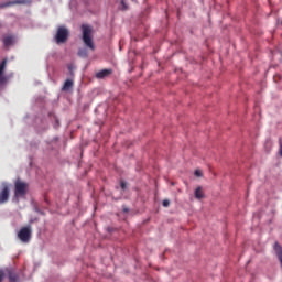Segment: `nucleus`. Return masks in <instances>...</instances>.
<instances>
[{
    "label": "nucleus",
    "instance_id": "f257e3e1",
    "mask_svg": "<svg viewBox=\"0 0 282 282\" xmlns=\"http://www.w3.org/2000/svg\"><path fill=\"white\" fill-rule=\"evenodd\" d=\"M82 41L85 45V47L79 48L77 52V56L79 58H88L89 57V50L90 52L96 51V44H94V28L88 24L82 25Z\"/></svg>",
    "mask_w": 282,
    "mask_h": 282
},
{
    "label": "nucleus",
    "instance_id": "f03ea898",
    "mask_svg": "<svg viewBox=\"0 0 282 282\" xmlns=\"http://www.w3.org/2000/svg\"><path fill=\"white\" fill-rule=\"evenodd\" d=\"M30 191V184L28 182L17 178L14 181L12 203L19 204L21 199H25L28 192Z\"/></svg>",
    "mask_w": 282,
    "mask_h": 282
},
{
    "label": "nucleus",
    "instance_id": "7ed1b4c3",
    "mask_svg": "<svg viewBox=\"0 0 282 282\" xmlns=\"http://www.w3.org/2000/svg\"><path fill=\"white\" fill-rule=\"evenodd\" d=\"M68 39L69 30H67V28L65 26H58L55 34V43H57V45H61L63 43H67Z\"/></svg>",
    "mask_w": 282,
    "mask_h": 282
},
{
    "label": "nucleus",
    "instance_id": "20e7f679",
    "mask_svg": "<svg viewBox=\"0 0 282 282\" xmlns=\"http://www.w3.org/2000/svg\"><path fill=\"white\" fill-rule=\"evenodd\" d=\"M18 239L22 243H30L32 239V226L22 227L18 232Z\"/></svg>",
    "mask_w": 282,
    "mask_h": 282
},
{
    "label": "nucleus",
    "instance_id": "39448f33",
    "mask_svg": "<svg viewBox=\"0 0 282 282\" xmlns=\"http://www.w3.org/2000/svg\"><path fill=\"white\" fill-rule=\"evenodd\" d=\"M10 202V185L2 183L0 186V206Z\"/></svg>",
    "mask_w": 282,
    "mask_h": 282
},
{
    "label": "nucleus",
    "instance_id": "423d86ee",
    "mask_svg": "<svg viewBox=\"0 0 282 282\" xmlns=\"http://www.w3.org/2000/svg\"><path fill=\"white\" fill-rule=\"evenodd\" d=\"M111 74H113V69H111V68H105V69H101V70L97 72L95 76H96V78H97L98 80H102V79H105V78H109V76H110Z\"/></svg>",
    "mask_w": 282,
    "mask_h": 282
},
{
    "label": "nucleus",
    "instance_id": "0eeeda50",
    "mask_svg": "<svg viewBox=\"0 0 282 282\" xmlns=\"http://www.w3.org/2000/svg\"><path fill=\"white\" fill-rule=\"evenodd\" d=\"M8 61L3 59L0 63V85H3L6 83V77L3 76V73L6 72V65H7Z\"/></svg>",
    "mask_w": 282,
    "mask_h": 282
},
{
    "label": "nucleus",
    "instance_id": "6e6552de",
    "mask_svg": "<svg viewBox=\"0 0 282 282\" xmlns=\"http://www.w3.org/2000/svg\"><path fill=\"white\" fill-rule=\"evenodd\" d=\"M73 87H74V80L66 79L62 87V91H69Z\"/></svg>",
    "mask_w": 282,
    "mask_h": 282
},
{
    "label": "nucleus",
    "instance_id": "1a4fd4ad",
    "mask_svg": "<svg viewBox=\"0 0 282 282\" xmlns=\"http://www.w3.org/2000/svg\"><path fill=\"white\" fill-rule=\"evenodd\" d=\"M8 276H9L10 282H19V273H17L12 270L8 271Z\"/></svg>",
    "mask_w": 282,
    "mask_h": 282
},
{
    "label": "nucleus",
    "instance_id": "9d476101",
    "mask_svg": "<svg viewBox=\"0 0 282 282\" xmlns=\"http://www.w3.org/2000/svg\"><path fill=\"white\" fill-rule=\"evenodd\" d=\"M13 43H14V37L12 35H8L3 37V45L6 47H10V45H12Z\"/></svg>",
    "mask_w": 282,
    "mask_h": 282
},
{
    "label": "nucleus",
    "instance_id": "9b49d317",
    "mask_svg": "<svg viewBox=\"0 0 282 282\" xmlns=\"http://www.w3.org/2000/svg\"><path fill=\"white\" fill-rule=\"evenodd\" d=\"M196 199H204V191H202V187H197L194 193Z\"/></svg>",
    "mask_w": 282,
    "mask_h": 282
},
{
    "label": "nucleus",
    "instance_id": "f8f14e48",
    "mask_svg": "<svg viewBox=\"0 0 282 282\" xmlns=\"http://www.w3.org/2000/svg\"><path fill=\"white\" fill-rule=\"evenodd\" d=\"M74 69H76V66H74V64H68V70L70 76H74Z\"/></svg>",
    "mask_w": 282,
    "mask_h": 282
},
{
    "label": "nucleus",
    "instance_id": "ddd939ff",
    "mask_svg": "<svg viewBox=\"0 0 282 282\" xmlns=\"http://www.w3.org/2000/svg\"><path fill=\"white\" fill-rule=\"evenodd\" d=\"M162 206H163L164 208H169V206H171V200L164 199L163 203H162Z\"/></svg>",
    "mask_w": 282,
    "mask_h": 282
},
{
    "label": "nucleus",
    "instance_id": "4468645a",
    "mask_svg": "<svg viewBox=\"0 0 282 282\" xmlns=\"http://www.w3.org/2000/svg\"><path fill=\"white\" fill-rule=\"evenodd\" d=\"M3 279H6V272H3V270H0V282H3Z\"/></svg>",
    "mask_w": 282,
    "mask_h": 282
},
{
    "label": "nucleus",
    "instance_id": "2eb2a0df",
    "mask_svg": "<svg viewBox=\"0 0 282 282\" xmlns=\"http://www.w3.org/2000/svg\"><path fill=\"white\" fill-rule=\"evenodd\" d=\"M194 175L196 177H202V171L200 170H195Z\"/></svg>",
    "mask_w": 282,
    "mask_h": 282
},
{
    "label": "nucleus",
    "instance_id": "dca6fc26",
    "mask_svg": "<svg viewBox=\"0 0 282 282\" xmlns=\"http://www.w3.org/2000/svg\"><path fill=\"white\" fill-rule=\"evenodd\" d=\"M120 187L122 188V191L127 189V183H124V181L120 182Z\"/></svg>",
    "mask_w": 282,
    "mask_h": 282
},
{
    "label": "nucleus",
    "instance_id": "f3484780",
    "mask_svg": "<svg viewBox=\"0 0 282 282\" xmlns=\"http://www.w3.org/2000/svg\"><path fill=\"white\" fill-rule=\"evenodd\" d=\"M121 4H122L123 10H127V9H128V8H127V4L124 3V0L121 1Z\"/></svg>",
    "mask_w": 282,
    "mask_h": 282
},
{
    "label": "nucleus",
    "instance_id": "a211bd4d",
    "mask_svg": "<svg viewBox=\"0 0 282 282\" xmlns=\"http://www.w3.org/2000/svg\"><path fill=\"white\" fill-rule=\"evenodd\" d=\"M13 3H25V0H15Z\"/></svg>",
    "mask_w": 282,
    "mask_h": 282
},
{
    "label": "nucleus",
    "instance_id": "6ab92c4d",
    "mask_svg": "<svg viewBox=\"0 0 282 282\" xmlns=\"http://www.w3.org/2000/svg\"><path fill=\"white\" fill-rule=\"evenodd\" d=\"M280 155L282 158V142L280 141Z\"/></svg>",
    "mask_w": 282,
    "mask_h": 282
},
{
    "label": "nucleus",
    "instance_id": "aec40b11",
    "mask_svg": "<svg viewBox=\"0 0 282 282\" xmlns=\"http://www.w3.org/2000/svg\"><path fill=\"white\" fill-rule=\"evenodd\" d=\"M123 210H124V213H129V209H127V208H126V209H123Z\"/></svg>",
    "mask_w": 282,
    "mask_h": 282
},
{
    "label": "nucleus",
    "instance_id": "412c9836",
    "mask_svg": "<svg viewBox=\"0 0 282 282\" xmlns=\"http://www.w3.org/2000/svg\"><path fill=\"white\" fill-rule=\"evenodd\" d=\"M56 124H57V127L59 126L58 120H56Z\"/></svg>",
    "mask_w": 282,
    "mask_h": 282
}]
</instances>
